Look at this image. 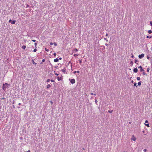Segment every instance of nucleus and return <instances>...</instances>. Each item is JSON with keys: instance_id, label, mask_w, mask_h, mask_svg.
<instances>
[{"instance_id": "8fccbe9b", "label": "nucleus", "mask_w": 152, "mask_h": 152, "mask_svg": "<svg viewBox=\"0 0 152 152\" xmlns=\"http://www.w3.org/2000/svg\"><path fill=\"white\" fill-rule=\"evenodd\" d=\"M76 72H77V71H74V74H75Z\"/></svg>"}, {"instance_id": "c9c22d12", "label": "nucleus", "mask_w": 152, "mask_h": 152, "mask_svg": "<svg viewBox=\"0 0 152 152\" xmlns=\"http://www.w3.org/2000/svg\"><path fill=\"white\" fill-rule=\"evenodd\" d=\"M50 102L52 104H53V102L52 101H50Z\"/></svg>"}, {"instance_id": "39448f33", "label": "nucleus", "mask_w": 152, "mask_h": 152, "mask_svg": "<svg viewBox=\"0 0 152 152\" xmlns=\"http://www.w3.org/2000/svg\"><path fill=\"white\" fill-rule=\"evenodd\" d=\"M133 71L135 73H137V72L138 70L137 69V68H135L134 69Z\"/></svg>"}, {"instance_id": "f704fd0d", "label": "nucleus", "mask_w": 152, "mask_h": 152, "mask_svg": "<svg viewBox=\"0 0 152 152\" xmlns=\"http://www.w3.org/2000/svg\"><path fill=\"white\" fill-rule=\"evenodd\" d=\"M53 43H52V42H50V45H53Z\"/></svg>"}, {"instance_id": "3c124183", "label": "nucleus", "mask_w": 152, "mask_h": 152, "mask_svg": "<svg viewBox=\"0 0 152 152\" xmlns=\"http://www.w3.org/2000/svg\"><path fill=\"white\" fill-rule=\"evenodd\" d=\"M105 45L106 46H108V44L107 43L105 44Z\"/></svg>"}, {"instance_id": "bb28decb", "label": "nucleus", "mask_w": 152, "mask_h": 152, "mask_svg": "<svg viewBox=\"0 0 152 152\" xmlns=\"http://www.w3.org/2000/svg\"><path fill=\"white\" fill-rule=\"evenodd\" d=\"M32 61H33V64H36V63H35L34 62V61L33 60V59L32 60Z\"/></svg>"}, {"instance_id": "e433bc0d", "label": "nucleus", "mask_w": 152, "mask_h": 152, "mask_svg": "<svg viewBox=\"0 0 152 152\" xmlns=\"http://www.w3.org/2000/svg\"><path fill=\"white\" fill-rule=\"evenodd\" d=\"M32 41L33 42H35L36 41V40L35 39H33L32 40Z\"/></svg>"}, {"instance_id": "1a4fd4ad", "label": "nucleus", "mask_w": 152, "mask_h": 152, "mask_svg": "<svg viewBox=\"0 0 152 152\" xmlns=\"http://www.w3.org/2000/svg\"><path fill=\"white\" fill-rule=\"evenodd\" d=\"M15 22H16V21H15V20L12 21V22H11V24H14L15 23Z\"/></svg>"}, {"instance_id": "2f4dec72", "label": "nucleus", "mask_w": 152, "mask_h": 152, "mask_svg": "<svg viewBox=\"0 0 152 152\" xmlns=\"http://www.w3.org/2000/svg\"><path fill=\"white\" fill-rule=\"evenodd\" d=\"M97 102H98L97 100L96 99L95 101V103H97Z\"/></svg>"}, {"instance_id": "c85d7f7f", "label": "nucleus", "mask_w": 152, "mask_h": 152, "mask_svg": "<svg viewBox=\"0 0 152 152\" xmlns=\"http://www.w3.org/2000/svg\"><path fill=\"white\" fill-rule=\"evenodd\" d=\"M142 74L143 75H147L145 73V72H143L142 73Z\"/></svg>"}, {"instance_id": "13d9d810", "label": "nucleus", "mask_w": 152, "mask_h": 152, "mask_svg": "<svg viewBox=\"0 0 152 152\" xmlns=\"http://www.w3.org/2000/svg\"><path fill=\"white\" fill-rule=\"evenodd\" d=\"M133 82H133V80H132V83H133Z\"/></svg>"}, {"instance_id": "bf43d9fd", "label": "nucleus", "mask_w": 152, "mask_h": 152, "mask_svg": "<svg viewBox=\"0 0 152 152\" xmlns=\"http://www.w3.org/2000/svg\"><path fill=\"white\" fill-rule=\"evenodd\" d=\"M18 104L19 105H20L21 104L20 103H19Z\"/></svg>"}, {"instance_id": "9d476101", "label": "nucleus", "mask_w": 152, "mask_h": 152, "mask_svg": "<svg viewBox=\"0 0 152 152\" xmlns=\"http://www.w3.org/2000/svg\"><path fill=\"white\" fill-rule=\"evenodd\" d=\"M135 141L136 140V138L135 137H134L133 138H132L131 139Z\"/></svg>"}, {"instance_id": "c03bdc74", "label": "nucleus", "mask_w": 152, "mask_h": 152, "mask_svg": "<svg viewBox=\"0 0 152 152\" xmlns=\"http://www.w3.org/2000/svg\"><path fill=\"white\" fill-rule=\"evenodd\" d=\"M147 151V150L145 149H144V150H143V151L145 152H146Z\"/></svg>"}, {"instance_id": "2eb2a0df", "label": "nucleus", "mask_w": 152, "mask_h": 152, "mask_svg": "<svg viewBox=\"0 0 152 152\" xmlns=\"http://www.w3.org/2000/svg\"><path fill=\"white\" fill-rule=\"evenodd\" d=\"M145 125L146 126H147L148 127H150L149 125L148 124H145Z\"/></svg>"}, {"instance_id": "20e7f679", "label": "nucleus", "mask_w": 152, "mask_h": 152, "mask_svg": "<svg viewBox=\"0 0 152 152\" xmlns=\"http://www.w3.org/2000/svg\"><path fill=\"white\" fill-rule=\"evenodd\" d=\"M139 68L140 69V72H143L144 71V69L142 68V67L141 66H140L139 67Z\"/></svg>"}, {"instance_id": "864d4df0", "label": "nucleus", "mask_w": 152, "mask_h": 152, "mask_svg": "<svg viewBox=\"0 0 152 152\" xmlns=\"http://www.w3.org/2000/svg\"><path fill=\"white\" fill-rule=\"evenodd\" d=\"M20 140H22V137H20Z\"/></svg>"}, {"instance_id": "4468645a", "label": "nucleus", "mask_w": 152, "mask_h": 152, "mask_svg": "<svg viewBox=\"0 0 152 152\" xmlns=\"http://www.w3.org/2000/svg\"><path fill=\"white\" fill-rule=\"evenodd\" d=\"M152 36H147V37H146V38H152Z\"/></svg>"}, {"instance_id": "473e14b6", "label": "nucleus", "mask_w": 152, "mask_h": 152, "mask_svg": "<svg viewBox=\"0 0 152 152\" xmlns=\"http://www.w3.org/2000/svg\"><path fill=\"white\" fill-rule=\"evenodd\" d=\"M150 24H151V25L152 26V21H150Z\"/></svg>"}, {"instance_id": "412c9836", "label": "nucleus", "mask_w": 152, "mask_h": 152, "mask_svg": "<svg viewBox=\"0 0 152 152\" xmlns=\"http://www.w3.org/2000/svg\"><path fill=\"white\" fill-rule=\"evenodd\" d=\"M61 71L63 72H66V70H65L64 69H63L62 70H61Z\"/></svg>"}, {"instance_id": "a19ab883", "label": "nucleus", "mask_w": 152, "mask_h": 152, "mask_svg": "<svg viewBox=\"0 0 152 152\" xmlns=\"http://www.w3.org/2000/svg\"><path fill=\"white\" fill-rule=\"evenodd\" d=\"M50 81H51L52 82H54V80H52V79Z\"/></svg>"}, {"instance_id": "72a5a7b5", "label": "nucleus", "mask_w": 152, "mask_h": 152, "mask_svg": "<svg viewBox=\"0 0 152 152\" xmlns=\"http://www.w3.org/2000/svg\"><path fill=\"white\" fill-rule=\"evenodd\" d=\"M45 61V59H43L42 60V62H44Z\"/></svg>"}, {"instance_id": "ea45409f", "label": "nucleus", "mask_w": 152, "mask_h": 152, "mask_svg": "<svg viewBox=\"0 0 152 152\" xmlns=\"http://www.w3.org/2000/svg\"><path fill=\"white\" fill-rule=\"evenodd\" d=\"M131 57H132V58H134V56L133 55H132L131 56Z\"/></svg>"}, {"instance_id": "7c9ffc66", "label": "nucleus", "mask_w": 152, "mask_h": 152, "mask_svg": "<svg viewBox=\"0 0 152 152\" xmlns=\"http://www.w3.org/2000/svg\"><path fill=\"white\" fill-rule=\"evenodd\" d=\"M45 50L47 51H48V50L46 48H45Z\"/></svg>"}, {"instance_id": "de8ad7c7", "label": "nucleus", "mask_w": 152, "mask_h": 152, "mask_svg": "<svg viewBox=\"0 0 152 152\" xmlns=\"http://www.w3.org/2000/svg\"><path fill=\"white\" fill-rule=\"evenodd\" d=\"M104 39L105 40H106L107 41H108L107 40V39L106 38H104Z\"/></svg>"}, {"instance_id": "6e6552de", "label": "nucleus", "mask_w": 152, "mask_h": 152, "mask_svg": "<svg viewBox=\"0 0 152 152\" xmlns=\"http://www.w3.org/2000/svg\"><path fill=\"white\" fill-rule=\"evenodd\" d=\"M57 78L58 80L59 81L61 80L62 78L61 77H57Z\"/></svg>"}, {"instance_id": "a18cd8bd", "label": "nucleus", "mask_w": 152, "mask_h": 152, "mask_svg": "<svg viewBox=\"0 0 152 152\" xmlns=\"http://www.w3.org/2000/svg\"><path fill=\"white\" fill-rule=\"evenodd\" d=\"M12 20L11 19H10V20H9V22H10H10H12Z\"/></svg>"}, {"instance_id": "f8f14e48", "label": "nucleus", "mask_w": 152, "mask_h": 152, "mask_svg": "<svg viewBox=\"0 0 152 152\" xmlns=\"http://www.w3.org/2000/svg\"><path fill=\"white\" fill-rule=\"evenodd\" d=\"M26 48L25 45H23L22 46V48L23 49H25Z\"/></svg>"}, {"instance_id": "603ef678", "label": "nucleus", "mask_w": 152, "mask_h": 152, "mask_svg": "<svg viewBox=\"0 0 152 152\" xmlns=\"http://www.w3.org/2000/svg\"><path fill=\"white\" fill-rule=\"evenodd\" d=\"M77 72L78 73H79L80 72H79V71H77Z\"/></svg>"}, {"instance_id": "09e8293b", "label": "nucleus", "mask_w": 152, "mask_h": 152, "mask_svg": "<svg viewBox=\"0 0 152 152\" xmlns=\"http://www.w3.org/2000/svg\"><path fill=\"white\" fill-rule=\"evenodd\" d=\"M53 55L54 56H56V53H54V54H53Z\"/></svg>"}, {"instance_id": "4be33fe9", "label": "nucleus", "mask_w": 152, "mask_h": 152, "mask_svg": "<svg viewBox=\"0 0 152 152\" xmlns=\"http://www.w3.org/2000/svg\"><path fill=\"white\" fill-rule=\"evenodd\" d=\"M137 80H140V78L139 77H137Z\"/></svg>"}, {"instance_id": "4c0bfd02", "label": "nucleus", "mask_w": 152, "mask_h": 152, "mask_svg": "<svg viewBox=\"0 0 152 152\" xmlns=\"http://www.w3.org/2000/svg\"><path fill=\"white\" fill-rule=\"evenodd\" d=\"M55 75H57V76H58V74L57 73H55Z\"/></svg>"}, {"instance_id": "aec40b11", "label": "nucleus", "mask_w": 152, "mask_h": 152, "mask_svg": "<svg viewBox=\"0 0 152 152\" xmlns=\"http://www.w3.org/2000/svg\"><path fill=\"white\" fill-rule=\"evenodd\" d=\"M53 44L54 45H55V46H56L57 45V44H56V42H54L53 43Z\"/></svg>"}, {"instance_id": "423d86ee", "label": "nucleus", "mask_w": 152, "mask_h": 152, "mask_svg": "<svg viewBox=\"0 0 152 152\" xmlns=\"http://www.w3.org/2000/svg\"><path fill=\"white\" fill-rule=\"evenodd\" d=\"M78 51V50L77 48H75L73 50L72 52L75 53Z\"/></svg>"}, {"instance_id": "dca6fc26", "label": "nucleus", "mask_w": 152, "mask_h": 152, "mask_svg": "<svg viewBox=\"0 0 152 152\" xmlns=\"http://www.w3.org/2000/svg\"><path fill=\"white\" fill-rule=\"evenodd\" d=\"M141 81H140V82H139L138 83V85L139 86H140V85H141Z\"/></svg>"}, {"instance_id": "f3484780", "label": "nucleus", "mask_w": 152, "mask_h": 152, "mask_svg": "<svg viewBox=\"0 0 152 152\" xmlns=\"http://www.w3.org/2000/svg\"><path fill=\"white\" fill-rule=\"evenodd\" d=\"M138 61L137 60H136H136H135V63H136V64H138V63H137V62H138Z\"/></svg>"}, {"instance_id": "393cba45", "label": "nucleus", "mask_w": 152, "mask_h": 152, "mask_svg": "<svg viewBox=\"0 0 152 152\" xmlns=\"http://www.w3.org/2000/svg\"><path fill=\"white\" fill-rule=\"evenodd\" d=\"M33 51L34 52H36L37 51V49L36 48L34 49Z\"/></svg>"}, {"instance_id": "7ed1b4c3", "label": "nucleus", "mask_w": 152, "mask_h": 152, "mask_svg": "<svg viewBox=\"0 0 152 152\" xmlns=\"http://www.w3.org/2000/svg\"><path fill=\"white\" fill-rule=\"evenodd\" d=\"M75 80L74 79H72L71 80L70 82L72 84L75 83Z\"/></svg>"}, {"instance_id": "a878e982", "label": "nucleus", "mask_w": 152, "mask_h": 152, "mask_svg": "<svg viewBox=\"0 0 152 152\" xmlns=\"http://www.w3.org/2000/svg\"><path fill=\"white\" fill-rule=\"evenodd\" d=\"M37 43H34V45L35 46V47L36 48V45H37Z\"/></svg>"}, {"instance_id": "f257e3e1", "label": "nucleus", "mask_w": 152, "mask_h": 152, "mask_svg": "<svg viewBox=\"0 0 152 152\" xmlns=\"http://www.w3.org/2000/svg\"><path fill=\"white\" fill-rule=\"evenodd\" d=\"M8 84L7 83H5V84H3V86L2 87V89L3 90L5 91L7 88L6 86H7V87H8Z\"/></svg>"}, {"instance_id": "c756f323", "label": "nucleus", "mask_w": 152, "mask_h": 152, "mask_svg": "<svg viewBox=\"0 0 152 152\" xmlns=\"http://www.w3.org/2000/svg\"><path fill=\"white\" fill-rule=\"evenodd\" d=\"M50 81V80L49 79H48L47 81V82H48Z\"/></svg>"}, {"instance_id": "b1692460", "label": "nucleus", "mask_w": 152, "mask_h": 152, "mask_svg": "<svg viewBox=\"0 0 152 152\" xmlns=\"http://www.w3.org/2000/svg\"><path fill=\"white\" fill-rule=\"evenodd\" d=\"M78 54H74V56H75V57H76V56H78Z\"/></svg>"}, {"instance_id": "ddd939ff", "label": "nucleus", "mask_w": 152, "mask_h": 152, "mask_svg": "<svg viewBox=\"0 0 152 152\" xmlns=\"http://www.w3.org/2000/svg\"><path fill=\"white\" fill-rule=\"evenodd\" d=\"M148 33L149 34H151L152 33V31L151 30H149L148 31Z\"/></svg>"}, {"instance_id": "4d7b16f0", "label": "nucleus", "mask_w": 152, "mask_h": 152, "mask_svg": "<svg viewBox=\"0 0 152 152\" xmlns=\"http://www.w3.org/2000/svg\"><path fill=\"white\" fill-rule=\"evenodd\" d=\"M27 152H30V150H28V151H27Z\"/></svg>"}, {"instance_id": "37998d69", "label": "nucleus", "mask_w": 152, "mask_h": 152, "mask_svg": "<svg viewBox=\"0 0 152 152\" xmlns=\"http://www.w3.org/2000/svg\"><path fill=\"white\" fill-rule=\"evenodd\" d=\"M145 123H148V121L147 120H146L145 121Z\"/></svg>"}, {"instance_id": "5fc2aeb1", "label": "nucleus", "mask_w": 152, "mask_h": 152, "mask_svg": "<svg viewBox=\"0 0 152 152\" xmlns=\"http://www.w3.org/2000/svg\"><path fill=\"white\" fill-rule=\"evenodd\" d=\"M62 59V58L61 57H60V58H59V60H61Z\"/></svg>"}, {"instance_id": "e2e57ef3", "label": "nucleus", "mask_w": 152, "mask_h": 152, "mask_svg": "<svg viewBox=\"0 0 152 152\" xmlns=\"http://www.w3.org/2000/svg\"><path fill=\"white\" fill-rule=\"evenodd\" d=\"M57 66H56V67H57Z\"/></svg>"}, {"instance_id": "cd10ccee", "label": "nucleus", "mask_w": 152, "mask_h": 152, "mask_svg": "<svg viewBox=\"0 0 152 152\" xmlns=\"http://www.w3.org/2000/svg\"><path fill=\"white\" fill-rule=\"evenodd\" d=\"M113 110H109L108 111V112L110 113H112V112H113Z\"/></svg>"}, {"instance_id": "052dcab7", "label": "nucleus", "mask_w": 152, "mask_h": 152, "mask_svg": "<svg viewBox=\"0 0 152 152\" xmlns=\"http://www.w3.org/2000/svg\"><path fill=\"white\" fill-rule=\"evenodd\" d=\"M142 132H143L144 133V132H145V131H142Z\"/></svg>"}, {"instance_id": "79ce46f5", "label": "nucleus", "mask_w": 152, "mask_h": 152, "mask_svg": "<svg viewBox=\"0 0 152 152\" xmlns=\"http://www.w3.org/2000/svg\"><path fill=\"white\" fill-rule=\"evenodd\" d=\"M91 95H93V94H93V93H91ZM94 95H96V94H94Z\"/></svg>"}, {"instance_id": "5701e85b", "label": "nucleus", "mask_w": 152, "mask_h": 152, "mask_svg": "<svg viewBox=\"0 0 152 152\" xmlns=\"http://www.w3.org/2000/svg\"><path fill=\"white\" fill-rule=\"evenodd\" d=\"M133 62L132 61H131V62H130V64H131L132 66L133 64Z\"/></svg>"}, {"instance_id": "6e6d98bb", "label": "nucleus", "mask_w": 152, "mask_h": 152, "mask_svg": "<svg viewBox=\"0 0 152 152\" xmlns=\"http://www.w3.org/2000/svg\"><path fill=\"white\" fill-rule=\"evenodd\" d=\"M108 34H106V36H108Z\"/></svg>"}, {"instance_id": "a211bd4d", "label": "nucleus", "mask_w": 152, "mask_h": 152, "mask_svg": "<svg viewBox=\"0 0 152 152\" xmlns=\"http://www.w3.org/2000/svg\"><path fill=\"white\" fill-rule=\"evenodd\" d=\"M150 70V68L149 67L147 68V72H149V71Z\"/></svg>"}, {"instance_id": "f03ea898", "label": "nucleus", "mask_w": 152, "mask_h": 152, "mask_svg": "<svg viewBox=\"0 0 152 152\" xmlns=\"http://www.w3.org/2000/svg\"><path fill=\"white\" fill-rule=\"evenodd\" d=\"M144 56V54L143 53H142L141 55H139L138 56V57L140 58L141 59L143 58Z\"/></svg>"}, {"instance_id": "680f3d73", "label": "nucleus", "mask_w": 152, "mask_h": 152, "mask_svg": "<svg viewBox=\"0 0 152 152\" xmlns=\"http://www.w3.org/2000/svg\"><path fill=\"white\" fill-rule=\"evenodd\" d=\"M18 108H20V107H18Z\"/></svg>"}, {"instance_id": "9b49d317", "label": "nucleus", "mask_w": 152, "mask_h": 152, "mask_svg": "<svg viewBox=\"0 0 152 152\" xmlns=\"http://www.w3.org/2000/svg\"><path fill=\"white\" fill-rule=\"evenodd\" d=\"M51 86L50 85V84H48L47 86V88H49Z\"/></svg>"}, {"instance_id": "6ab92c4d", "label": "nucleus", "mask_w": 152, "mask_h": 152, "mask_svg": "<svg viewBox=\"0 0 152 152\" xmlns=\"http://www.w3.org/2000/svg\"><path fill=\"white\" fill-rule=\"evenodd\" d=\"M137 85V83H134V86H136L137 87V86L136 85Z\"/></svg>"}, {"instance_id": "49530a36", "label": "nucleus", "mask_w": 152, "mask_h": 152, "mask_svg": "<svg viewBox=\"0 0 152 152\" xmlns=\"http://www.w3.org/2000/svg\"><path fill=\"white\" fill-rule=\"evenodd\" d=\"M79 63L80 64H81L82 63L81 60L80 61Z\"/></svg>"}, {"instance_id": "0eeeda50", "label": "nucleus", "mask_w": 152, "mask_h": 152, "mask_svg": "<svg viewBox=\"0 0 152 152\" xmlns=\"http://www.w3.org/2000/svg\"><path fill=\"white\" fill-rule=\"evenodd\" d=\"M59 60L58 58H56L54 59V62H58V61Z\"/></svg>"}, {"instance_id": "58836bf2", "label": "nucleus", "mask_w": 152, "mask_h": 152, "mask_svg": "<svg viewBox=\"0 0 152 152\" xmlns=\"http://www.w3.org/2000/svg\"><path fill=\"white\" fill-rule=\"evenodd\" d=\"M147 58L148 59H149L150 58V57L148 56H147Z\"/></svg>"}]
</instances>
